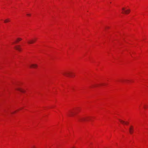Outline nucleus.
Here are the masks:
<instances>
[{"instance_id": "1", "label": "nucleus", "mask_w": 148, "mask_h": 148, "mask_svg": "<svg viewBox=\"0 0 148 148\" xmlns=\"http://www.w3.org/2000/svg\"><path fill=\"white\" fill-rule=\"evenodd\" d=\"M122 10V13L123 14H128L130 12V9L125 10V8H123Z\"/></svg>"}, {"instance_id": "2", "label": "nucleus", "mask_w": 148, "mask_h": 148, "mask_svg": "<svg viewBox=\"0 0 148 148\" xmlns=\"http://www.w3.org/2000/svg\"><path fill=\"white\" fill-rule=\"evenodd\" d=\"M77 113V111H69L68 115L69 116H73Z\"/></svg>"}, {"instance_id": "3", "label": "nucleus", "mask_w": 148, "mask_h": 148, "mask_svg": "<svg viewBox=\"0 0 148 148\" xmlns=\"http://www.w3.org/2000/svg\"><path fill=\"white\" fill-rule=\"evenodd\" d=\"M90 119V118L89 117H87L86 118H82L79 119V121L81 122L86 121H88Z\"/></svg>"}, {"instance_id": "4", "label": "nucleus", "mask_w": 148, "mask_h": 148, "mask_svg": "<svg viewBox=\"0 0 148 148\" xmlns=\"http://www.w3.org/2000/svg\"><path fill=\"white\" fill-rule=\"evenodd\" d=\"M72 73L69 72H65L63 73V75L67 77H72Z\"/></svg>"}, {"instance_id": "5", "label": "nucleus", "mask_w": 148, "mask_h": 148, "mask_svg": "<svg viewBox=\"0 0 148 148\" xmlns=\"http://www.w3.org/2000/svg\"><path fill=\"white\" fill-rule=\"evenodd\" d=\"M36 39H32L28 41V43L29 44H32L34 43L36 41Z\"/></svg>"}, {"instance_id": "6", "label": "nucleus", "mask_w": 148, "mask_h": 148, "mask_svg": "<svg viewBox=\"0 0 148 148\" xmlns=\"http://www.w3.org/2000/svg\"><path fill=\"white\" fill-rule=\"evenodd\" d=\"M129 132L131 134H132L133 133V127L132 126H130L129 129Z\"/></svg>"}, {"instance_id": "7", "label": "nucleus", "mask_w": 148, "mask_h": 148, "mask_svg": "<svg viewBox=\"0 0 148 148\" xmlns=\"http://www.w3.org/2000/svg\"><path fill=\"white\" fill-rule=\"evenodd\" d=\"M15 48L16 50L19 51H21V49L20 45L16 46L15 47Z\"/></svg>"}, {"instance_id": "8", "label": "nucleus", "mask_w": 148, "mask_h": 148, "mask_svg": "<svg viewBox=\"0 0 148 148\" xmlns=\"http://www.w3.org/2000/svg\"><path fill=\"white\" fill-rule=\"evenodd\" d=\"M37 67V65L36 64H32L30 65V67L31 68H35Z\"/></svg>"}, {"instance_id": "9", "label": "nucleus", "mask_w": 148, "mask_h": 148, "mask_svg": "<svg viewBox=\"0 0 148 148\" xmlns=\"http://www.w3.org/2000/svg\"><path fill=\"white\" fill-rule=\"evenodd\" d=\"M16 90L22 92L24 93L25 92V91L24 90L20 88H17L16 89Z\"/></svg>"}, {"instance_id": "10", "label": "nucleus", "mask_w": 148, "mask_h": 148, "mask_svg": "<svg viewBox=\"0 0 148 148\" xmlns=\"http://www.w3.org/2000/svg\"><path fill=\"white\" fill-rule=\"evenodd\" d=\"M22 40V38H17L16 40V42H18L21 40Z\"/></svg>"}, {"instance_id": "11", "label": "nucleus", "mask_w": 148, "mask_h": 148, "mask_svg": "<svg viewBox=\"0 0 148 148\" xmlns=\"http://www.w3.org/2000/svg\"><path fill=\"white\" fill-rule=\"evenodd\" d=\"M120 121L122 124H125V122L124 121H122L121 120H119Z\"/></svg>"}, {"instance_id": "12", "label": "nucleus", "mask_w": 148, "mask_h": 148, "mask_svg": "<svg viewBox=\"0 0 148 148\" xmlns=\"http://www.w3.org/2000/svg\"><path fill=\"white\" fill-rule=\"evenodd\" d=\"M10 21V19H6L4 21V22L5 23H7L9 21Z\"/></svg>"}, {"instance_id": "13", "label": "nucleus", "mask_w": 148, "mask_h": 148, "mask_svg": "<svg viewBox=\"0 0 148 148\" xmlns=\"http://www.w3.org/2000/svg\"><path fill=\"white\" fill-rule=\"evenodd\" d=\"M27 16H30V14H27Z\"/></svg>"}, {"instance_id": "14", "label": "nucleus", "mask_w": 148, "mask_h": 148, "mask_svg": "<svg viewBox=\"0 0 148 148\" xmlns=\"http://www.w3.org/2000/svg\"><path fill=\"white\" fill-rule=\"evenodd\" d=\"M128 123L127 122H125V124H127Z\"/></svg>"}, {"instance_id": "15", "label": "nucleus", "mask_w": 148, "mask_h": 148, "mask_svg": "<svg viewBox=\"0 0 148 148\" xmlns=\"http://www.w3.org/2000/svg\"><path fill=\"white\" fill-rule=\"evenodd\" d=\"M146 108V106H144V108Z\"/></svg>"}]
</instances>
